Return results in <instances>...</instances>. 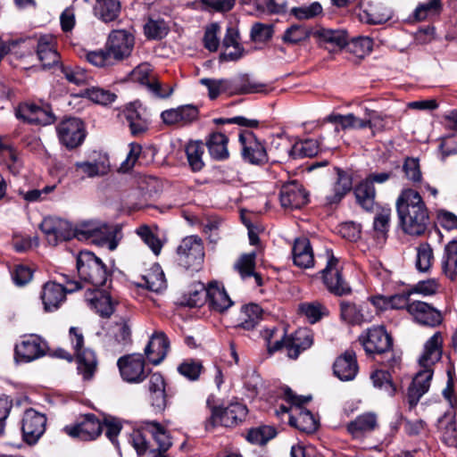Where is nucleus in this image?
Masks as SVG:
<instances>
[{
  "label": "nucleus",
  "instance_id": "nucleus-24",
  "mask_svg": "<svg viewBox=\"0 0 457 457\" xmlns=\"http://www.w3.org/2000/svg\"><path fill=\"white\" fill-rule=\"evenodd\" d=\"M170 349V341L162 331H155L145 347V355L154 365L160 364L166 357Z\"/></svg>",
  "mask_w": 457,
  "mask_h": 457
},
{
  "label": "nucleus",
  "instance_id": "nucleus-50",
  "mask_svg": "<svg viewBox=\"0 0 457 457\" xmlns=\"http://www.w3.org/2000/svg\"><path fill=\"white\" fill-rule=\"evenodd\" d=\"M256 253L254 252L242 254L235 262L234 268L239 273L240 277L245 279L252 277L255 268Z\"/></svg>",
  "mask_w": 457,
  "mask_h": 457
},
{
  "label": "nucleus",
  "instance_id": "nucleus-4",
  "mask_svg": "<svg viewBox=\"0 0 457 457\" xmlns=\"http://www.w3.org/2000/svg\"><path fill=\"white\" fill-rule=\"evenodd\" d=\"M77 270L80 278L95 287L104 285L108 278L104 263L89 251L79 252L77 257Z\"/></svg>",
  "mask_w": 457,
  "mask_h": 457
},
{
  "label": "nucleus",
  "instance_id": "nucleus-23",
  "mask_svg": "<svg viewBox=\"0 0 457 457\" xmlns=\"http://www.w3.org/2000/svg\"><path fill=\"white\" fill-rule=\"evenodd\" d=\"M279 200L285 209H298L307 203V194L302 185L294 180L282 186Z\"/></svg>",
  "mask_w": 457,
  "mask_h": 457
},
{
  "label": "nucleus",
  "instance_id": "nucleus-26",
  "mask_svg": "<svg viewBox=\"0 0 457 457\" xmlns=\"http://www.w3.org/2000/svg\"><path fill=\"white\" fill-rule=\"evenodd\" d=\"M37 54L45 68L59 63L60 55L56 50V38L49 34L41 36L37 41Z\"/></svg>",
  "mask_w": 457,
  "mask_h": 457
},
{
  "label": "nucleus",
  "instance_id": "nucleus-45",
  "mask_svg": "<svg viewBox=\"0 0 457 457\" xmlns=\"http://www.w3.org/2000/svg\"><path fill=\"white\" fill-rule=\"evenodd\" d=\"M145 425L157 443L158 451L166 452L172 445L167 430L156 421H145Z\"/></svg>",
  "mask_w": 457,
  "mask_h": 457
},
{
  "label": "nucleus",
  "instance_id": "nucleus-58",
  "mask_svg": "<svg viewBox=\"0 0 457 457\" xmlns=\"http://www.w3.org/2000/svg\"><path fill=\"white\" fill-rule=\"evenodd\" d=\"M145 34L148 38L161 39L168 34V26L162 20H149L145 27Z\"/></svg>",
  "mask_w": 457,
  "mask_h": 457
},
{
  "label": "nucleus",
  "instance_id": "nucleus-5",
  "mask_svg": "<svg viewBox=\"0 0 457 457\" xmlns=\"http://www.w3.org/2000/svg\"><path fill=\"white\" fill-rule=\"evenodd\" d=\"M283 395L287 403L295 405V413L289 414V424L305 433L314 432L318 428L317 420L310 411L302 407L311 400V396L295 395L289 387L283 389Z\"/></svg>",
  "mask_w": 457,
  "mask_h": 457
},
{
  "label": "nucleus",
  "instance_id": "nucleus-41",
  "mask_svg": "<svg viewBox=\"0 0 457 457\" xmlns=\"http://www.w3.org/2000/svg\"><path fill=\"white\" fill-rule=\"evenodd\" d=\"M365 115L362 119L364 129L370 128L373 136L388 129L389 118L386 115L369 109L365 110Z\"/></svg>",
  "mask_w": 457,
  "mask_h": 457
},
{
  "label": "nucleus",
  "instance_id": "nucleus-60",
  "mask_svg": "<svg viewBox=\"0 0 457 457\" xmlns=\"http://www.w3.org/2000/svg\"><path fill=\"white\" fill-rule=\"evenodd\" d=\"M137 232L155 255H158L161 253L162 244L147 226L140 227Z\"/></svg>",
  "mask_w": 457,
  "mask_h": 457
},
{
  "label": "nucleus",
  "instance_id": "nucleus-15",
  "mask_svg": "<svg viewBox=\"0 0 457 457\" xmlns=\"http://www.w3.org/2000/svg\"><path fill=\"white\" fill-rule=\"evenodd\" d=\"M117 365L121 378L129 383H140L147 376L145 360L140 353H133L119 358Z\"/></svg>",
  "mask_w": 457,
  "mask_h": 457
},
{
  "label": "nucleus",
  "instance_id": "nucleus-6",
  "mask_svg": "<svg viewBox=\"0 0 457 457\" xmlns=\"http://www.w3.org/2000/svg\"><path fill=\"white\" fill-rule=\"evenodd\" d=\"M177 255L180 266L192 271L199 270L204 260L203 240L198 236L186 237L177 248Z\"/></svg>",
  "mask_w": 457,
  "mask_h": 457
},
{
  "label": "nucleus",
  "instance_id": "nucleus-9",
  "mask_svg": "<svg viewBox=\"0 0 457 457\" xmlns=\"http://www.w3.org/2000/svg\"><path fill=\"white\" fill-rule=\"evenodd\" d=\"M328 259L326 267L321 270L323 283L327 289L335 295L342 296L352 292L350 286L341 274L339 261L332 253H328Z\"/></svg>",
  "mask_w": 457,
  "mask_h": 457
},
{
  "label": "nucleus",
  "instance_id": "nucleus-12",
  "mask_svg": "<svg viewBox=\"0 0 457 457\" xmlns=\"http://www.w3.org/2000/svg\"><path fill=\"white\" fill-rule=\"evenodd\" d=\"M103 426L94 414H85L76 423L63 428L64 432L73 438L83 441L96 439L102 432Z\"/></svg>",
  "mask_w": 457,
  "mask_h": 457
},
{
  "label": "nucleus",
  "instance_id": "nucleus-13",
  "mask_svg": "<svg viewBox=\"0 0 457 457\" xmlns=\"http://www.w3.org/2000/svg\"><path fill=\"white\" fill-rule=\"evenodd\" d=\"M359 341L368 354H381L392 347V338L383 327H373L359 337Z\"/></svg>",
  "mask_w": 457,
  "mask_h": 457
},
{
  "label": "nucleus",
  "instance_id": "nucleus-56",
  "mask_svg": "<svg viewBox=\"0 0 457 457\" xmlns=\"http://www.w3.org/2000/svg\"><path fill=\"white\" fill-rule=\"evenodd\" d=\"M202 370L201 361L193 359H187L178 366L179 373L192 381L198 379Z\"/></svg>",
  "mask_w": 457,
  "mask_h": 457
},
{
  "label": "nucleus",
  "instance_id": "nucleus-47",
  "mask_svg": "<svg viewBox=\"0 0 457 457\" xmlns=\"http://www.w3.org/2000/svg\"><path fill=\"white\" fill-rule=\"evenodd\" d=\"M143 280L141 285L153 292H160L166 287L164 274L158 267L148 271Z\"/></svg>",
  "mask_w": 457,
  "mask_h": 457
},
{
  "label": "nucleus",
  "instance_id": "nucleus-63",
  "mask_svg": "<svg viewBox=\"0 0 457 457\" xmlns=\"http://www.w3.org/2000/svg\"><path fill=\"white\" fill-rule=\"evenodd\" d=\"M309 37L308 30L299 25H293L288 28L283 36V40L285 43L288 44H298Z\"/></svg>",
  "mask_w": 457,
  "mask_h": 457
},
{
  "label": "nucleus",
  "instance_id": "nucleus-18",
  "mask_svg": "<svg viewBox=\"0 0 457 457\" xmlns=\"http://www.w3.org/2000/svg\"><path fill=\"white\" fill-rule=\"evenodd\" d=\"M15 115L29 124L46 126L54 122L55 116L49 106H38L34 104H20L15 110Z\"/></svg>",
  "mask_w": 457,
  "mask_h": 457
},
{
  "label": "nucleus",
  "instance_id": "nucleus-20",
  "mask_svg": "<svg viewBox=\"0 0 457 457\" xmlns=\"http://www.w3.org/2000/svg\"><path fill=\"white\" fill-rule=\"evenodd\" d=\"M46 352V343L37 336H29L15 345V359L29 362L44 356Z\"/></svg>",
  "mask_w": 457,
  "mask_h": 457
},
{
  "label": "nucleus",
  "instance_id": "nucleus-35",
  "mask_svg": "<svg viewBox=\"0 0 457 457\" xmlns=\"http://www.w3.org/2000/svg\"><path fill=\"white\" fill-rule=\"evenodd\" d=\"M77 355L78 370L84 379H90L97 367V360L94 351L84 348L75 353Z\"/></svg>",
  "mask_w": 457,
  "mask_h": 457
},
{
  "label": "nucleus",
  "instance_id": "nucleus-38",
  "mask_svg": "<svg viewBox=\"0 0 457 457\" xmlns=\"http://www.w3.org/2000/svg\"><path fill=\"white\" fill-rule=\"evenodd\" d=\"M358 204L366 211H370L375 204L376 191L374 185L366 179L361 181L354 189Z\"/></svg>",
  "mask_w": 457,
  "mask_h": 457
},
{
  "label": "nucleus",
  "instance_id": "nucleus-3",
  "mask_svg": "<svg viewBox=\"0 0 457 457\" xmlns=\"http://www.w3.org/2000/svg\"><path fill=\"white\" fill-rule=\"evenodd\" d=\"M204 302L212 311L218 312L227 311L233 304L224 287L219 286L217 282H211L206 287L203 283H199L198 288L190 293V306H201Z\"/></svg>",
  "mask_w": 457,
  "mask_h": 457
},
{
  "label": "nucleus",
  "instance_id": "nucleus-44",
  "mask_svg": "<svg viewBox=\"0 0 457 457\" xmlns=\"http://www.w3.org/2000/svg\"><path fill=\"white\" fill-rule=\"evenodd\" d=\"M262 310L258 304L251 303L242 308L240 314L241 327L253 329L262 320Z\"/></svg>",
  "mask_w": 457,
  "mask_h": 457
},
{
  "label": "nucleus",
  "instance_id": "nucleus-51",
  "mask_svg": "<svg viewBox=\"0 0 457 457\" xmlns=\"http://www.w3.org/2000/svg\"><path fill=\"white\" fill-rule=\"evenodd\" d=\"M315 34L320 42L323 44H331L340 47L346 44V37L342 30L320 29Z\"/></svg>",
  "mask_w": 457,
  "mask_h": 457
},
{
  "label": "nucleus",
  "instance_id": "nucleus-22",
  "mask_svg": "<svg viewBox=\"0 0 457 457\" xmlns=\"http://www.w3.org/2000/svg\"><path fill=\"white\" fill-rule=\"evenodd\" d=\"M340 317L350 325H361L370 322L373 319V313L368 304L357 305L354 303L342 301L340 303Z\"/></svg>",
  "mask_w": 457,
  "mask_h": 457
},
{
  "label": "nucleus",
  "instance_id": "nucleus-34",
  "mask_svg": "<svg viewBox=\"0 0 457 457\" xmlns=\"http://www.w3.org/2000/svg\"><path fill=\"white\" fill-rule=\"evenodd\" d=\"M377 427V417L374 413L368 412L359 415L351 421L347 429L353 437H361L364 434L373 431Z\"/></svg>",
  "mask_w": 457,
  "mask_h": 457
},
{
  "label": "nucleus",
  "instance_id": "nucleus-11",
  "mask_svg": "<svg viewBox=\"0 0 457 457\" xmlns=\"http://www.w3.org/2000/svg\"><path fill=\"white\" fill-rule=\"evenodd\" d=\"M79 288L78 282H72L70 287H64L54 281H48L42 287L40 298L46 312H54L59 309L65 301L66 294L72 293Z\"/></svg>",
  "mask_w": 457,
  "mask_h": 457
},
{
  "label": "nucleus",
  "instance_id": "nucleus-53",
  "mask_svg": "<svg viewBox=\"0 0 457 457\" xmlns=\"http://www.w3.org/2000/svg\"><path fill=\"white\" fill-rule=\"evenodd\" d=\"M276 429L271 426H262L251 429L247 434V440L256 445H265L269 440L275 437Z\"/></svg>",
  "mask_w": 457,
  "mask_h": 457
},
{
  "label": "nucleus",
  "instance_id": "nucleus-27",
  "mask_svg": "<svg viewBox=\"0 0 457 457\" xmlns=\"http://www.w3.org/2000/svg\"><path fill=\"white\" fill-rule=\"evenodd\" d=\"M313 344V336L306 328L296 330L290 337H286L284 346L291 359H296L299 354L310 348Z\"/></svg>",
  "mask_w": 457,
  "mask_h": 457
},
{
  "label": "nucleus",
  "instance_id": "nucleus-52",
  "mask_svg": "<svg viewBox=\"0 0 457 457\" xmlns=\"http://www.w3.org/2000/svg\"><path fill=\"white\" fill-rule=\"evenodd\" d=\"M62 73L69 82L77 86L87 83L91 78L89 73L79 66H62Z\"/></svg>",
  "mask_w": 457,
  "mask_h": 457
},
{
  "label": "nucleus",
  "instance_id": "nucleus-25",
  "mask_svg": "<svg viewBox=\"0 0 457 457\" xmlns=\"http://www.w3.org/2000/svg\"><path fill=\"white\" fill-rule=\"evenodd\" d=\"M242 144V155L244 159L252 164H263L268 162V156L264 145L255 139L253 134L240 135Z\"/></svg>",
  "mask_w": 457,
  "mask_h": 457
},
{
  "label": "nucleus",
  "instance_id": "nucleus-49",
  "mask_svg": "<svg viewBox=\"0 0 457 457\" xmlns=\"http://www.w3.org/2000/svg\"><path fill=\"white\" fill-rule=\"evenodd\" d=\"M434 262V253L431 245L422 243L417 247L416 268L421 271H428Z\"/></svg>",
  "mask_w": 457,
  "mask_h": 457
},
{
  "label": "nucleus",
  "instance_id": "nucleus-19",
  "mask_svg": "<svg viewBox=\"0 0 457 457\" xmlns=\"http://www.w3.org/2000/svg\"><path fill=\"white\" fill-rule=\"evenodd\" d=\"M123 112L132 135L137 136L148 129L151 123V115L139 101L127 104Z\"/></svg>",
  "mask_w": 457,
  "mask_h": 457
},
{
  "label": "nucleus",
  "instance_id": "nucleus-57",
  "mask_svg": "<svg viewBox=\"0 0 457 457\" xmlns=\"http://www.w3.org/2000/svg\"><path fill=\"white\" fill-rule=\"evenodd\" d=\"M85 95L92 102L103 105L112 104L117 97V96L110 90L100 87L87 88L85 92Z\"/></svg>",
  "mask_w": 457,
  "mask_h": 457
},
{
  "label": "nucleus",
  "instance_id": "nucleus-17",
  "mask_svg": "<svg viewBox=\"0 0 457 457\" xmlns=\"http://www.w3.org/2000/svg\"><path fill=\"white\" fill-rule=\"evenodd\" d=\"M134 46V37L126 30H113L106 43V49L116 63L128 57Z\"/></svg>",
  "mask_w": 457,
  "mask_h": 457
},
{
  "label": "nucleus",
  "instance_id": "nucleus-59",
  "mask_svg": "<svg viewBox=\"0 0 457 457\" xmlns=\"http://www.w3.org/2000/svg\"><path fill=\"white\" fill-rule=\"evenodd\" d=\"M85 57L88 62L96 67L110 66L115 63L106 48L86 52Z\"/></svg>",
  "mask_w": 457,
  "mask_h": 457
},
{
  "label": "nucleus",
  "instance_id": "nucleus-1",
  "mask_svg": "<svg viewBox=\"0 0 457 457\" xmlns=\"http://www.w3.org/2000/svg\"><path fill=\"white\" fill-rule=\"evenodd\" d=\"M442 353L443 336L441 332H436L424 344L423 352L418 361L420 370L408 388L407 399L410 408L416 406L420 397L428 391L434 366L442 358Z\"/></svg>",
  "mask_w": 457,
  "mask_h": 457
},
{
  "label": "nucleus",
  "instance_id": "nucleus-54",
  "mask_svg": "<svg viewBox=\"0 0 457 457\" xmlns=\"http://www.w3.org/2000/svg\"><path fill=\"white\" fill-rule=\"evenodd\" d=\"M299 311L312 322L315 323L328 314V310L319 302L303 303L299 305Z\"/></svg>",
  "mask_w": 457,
  "mask_h": 457
},
{
  "label": "nucleus",
  "instance_id": "nucleus-40",
  "mask_svg": "<svg viewBox=\"0 0 457 457\" xmlns=\"http://www.w3.org/2000/svg\"><path fill=\"white\" fill-rule=\"evenodd\" d=\"M262 337L266 342L268 351L273 353L284 346L286 328L283 326L265 328L262 331Z\"/></svg>",
  "mask_w": 457,
  "mask_h": 457
},
{
  "label": "nucleus",
  "instance_id": "nucleus-33",
  "mask_svg": "<svg viewBox=\"0 0 457 457\" xmlns=\"http://www.w3.org/2000/svg\"><path fill=\"white\" fill-rule=\"evenodd\" d=\"M228 138L220 132L212 133L206 140V146L212 159L223 161L228 158Z\"/></svg>",
  "mask_w": 457,
  "mask_h": 457
},
{
  "label": "nucleus",
  "instance_id": "nucleus-46",
  "mask_svg": "<svg viewBox=\"0 0 457 457\" xmlns=\"http://www.w3.org/2000/svg\"><path fill=\"white\" fill-rule=\"evenodd\" d=\"M112 335L119 346H124L131 343V328L129 320L121 318L112 328Z\"/></svg>",
  "mask_w": 457,
  "mask_h": 457
},
{
  "label": "nucleus",
  "instance_id": "nucleus-43",
  "mask_svg": "<svg viewBox=\"0 0 457 457\" xmlns=\"http://www.w3.org/2000/svg\"><path fill=\"white\" fill-rule=\"evenodd\" d=\"M120 4L119 0H96V14L104 21H112L119 14Z\"/></svg>",
  "mask_w": 457,
  "mask_h": 457
},
{
  "label": "nucleus",
  "instance_id": "nucleus-29",
  "mask_svg": "<svg viewBox=\"0 0 457 457\" xmlns=\"http://www.w3.org/2000/svg\"><path fill=\"white\" fill-rule=\"evenodd\" d=\"M293 261L295 265L302 269H309L314 265V255L310 240L306 237H299L295 240L293 250Z\"/></svg>",
  "mask_w": 457,
  "mask_h": 457
},
{
  "label": "nucleus",
  "instance_id": "nucleus-14",
  "mask_svg": "<svg viewBox=\"0 0 457 457\" xmlns=\"http://www.w3.org/2000/svg\"><path fill=\"white\" fill-rule=\"evenodd\" d=\"M46 418L44 414L28 409L21 420V432L23 440L29 445H35L46 430Z\"/></svg>",
  "mask_w": 457,
  "mask_h": 457
},
{
  "label": "nucleus",
  "instance_id": "nucleus-28",
  "mask_svg": "<svg viewBox=\"0 0 457 457\" xmlns=\"http://www.w3.org/2000/svg\"><path fill=\"white\" fill-rule=\"evenodd\" d=\"M334 373L342 381H349L355 378L358 372V365L355 353L346 351L337 358L334 362Z\"/></svg>",
  "mask_w": 457,
  "mask_h": 457
},
{
  "label": "nucleus",
  "instance_id": "nucleus-7",
  "mask_svg": "<svg viewBox=\"0 0 457 457\" xmlns=\"http://www.w3.org/2000/svg\"><path fill=\"white\" fill-rule=\"evenodd\" d=\"M132 82L145 87L154 96L165 98L172 94L173 89L169 86H162L157 79L150 64L144 62L137 65L129 75Z\"/></svg>",
  "mask_w": 457,
  "mask_h": 457
},
{
  "label": "nucleus",
  "instance_id": "nucleus-32",
  "mask_svg": "<svg viewBox=\"0 0 457 457\" xmlns=\"http://www.w3.org/2000/svg\"><path fill=\"white\" fill-rule=\"evenodd\" d=\"M224 51L221 56L226 61H235L242 57L243 48L239 43V34L234 28H228L222 41Z\"/></svg>",
  "mask_w": 457,
  "mask_h": 457
},
{
  "label": "nucleus",
  "instance_id": "nucleus-31",
  "mask_svg": "<svg viewBox=\"0 0 457 457\" xmlns=\"http://www.w3.org/2000/svg\"><path fill=\"white\" fill-rule=\"evenodd\" d=\"M353 182L351 176L341 170H337V179L332 185L330 193L327 194L326 201L328 204H338L345 195L352 189Z\"/></svg>",
  "mask_w": 457,
  "mask_h": 457
},
{
  "label": "nucleus",
  "instance_id": "nucleus-62",
  "mask_svg": "<svg viewBox=\"0 0 457 457\" xmlns=\"http://www.w3.org/2000/svg\"><path fill=\"white\" fill-rule=\"evenodd\" d=\"M200 83L205 86L212 99L216 98L221 92L229 89V82L227 79H201Z\"/></svg>",
  "mask_w": 457,
  "mask_h": 457
},
{
  "label": "nucleus",
  "instance_id": "nucleus-37",
  "mask_svg": "<svg viewBox=\"0 0 457 457\" xmlns=\"http://www.w3.org/2000/svg\"><path fill=\"white\" fill-rule=\"evenodd\" d=\"M320 144L318 140L308 138L298 141L287 150L288 155L293 159L313 157L319 153Z\"/></svg>",
  "mask_w": 457,
  "mask_h": 457
},
{
  "label": "nucleus",
  "instance_id": "nucleus-8",
  "mask_svg": "<svg viewBox=\"0 0 457 457\" xmlns=\"http://www.w3.org/2000/svg\"><path fill=\"white\" fill-rule=\"evenodd\" d=\"M247 408L240 403H232L228 406L215 407L212 411V415L207 421L206 428H214L220 425L226 428H232L242 422L247 415Z\"/></svg>",
  "mask_w": 457,
  "mask_h": 457
},
{
  "label": "nucleus",
  "instance_id": "nucleus-10",
  "mask_svg": "<svg viewBox=\"0 0 457 457\" xmlns=\"http://www.w3.org/2000/svg\"><path fill=\"white\" fill-rule=\"evenodd\" d=\"M46 239L51 245L73 238L72 225L66 220L58 217H46L39 225Z\"/></svg>",
  "mask_w": 457,
  "mask_h": 457
},
{
  "label": "nucleus",
  "instance_id": "nucleus-42",
  "mask_svg": "<svg viewBox=\"0 0 457 457\" xmlns=\"http://www.w3.org/2000/svg\"><path fill=\"white\" fill-rule=\"evenodd\" d=\"M204 145L202 141H190L186 145V154L189 166L194 171H199L204 166L203 155Z\"/></svg>",
  "mask_w": 457,
  "mask_h": 457
},
{
  "label": "nucleus",
  "instance_id": "nucleus-48",
  "mask_svg": "<svg viewBox=\"0 0 457 457\" xmlns=\"http://www.w3.org/2000/svg\"><path fill=\"white\" fill-rule=\"evenodd\" d=\"M327 120L331 123L340 126L342 129H364V123L362 122V119L356 117L353 113H348L346 115L330 114L327 118Z\"/></svg>",
  "mask_w": 457,
  "mask_h": 457
},
{
  "label": "nucleus",
  "instance_id": "nucleus-36",
  "mask_svg": "<svg viewBox=\"0 0 457 457\" xmlns=\"http://www.w3.org/2000/svg\"><path fill=\"white\" fill-rule=\"evenodd\" d=\"M391 18V12L380 4H369L360 12L361 21L370 24H381Z\"/></svg>",
  "mask_w": 457,
  "mask_h": 457
},
{
  "label": "nucleus",
  "instance_id": "nucleus-55",
  "mask_svg": "<svg viewBox=\"0 0 457 457\" xmlns=\"http://www.w3.org/2000/svg\"><path fill=\"white\" fill-rule=\"evenodd\" d=\"M391 219V209L388 207H382L376 213L373 221V228L376 233L378 236H381L383 238L386 237V235L389 228Z\"/></svg>",
  "mask_w": 457,
  "mask_h": 457
},
{
  "label": "nucleus",
  "instance_id": "nucleus-61",
  "mask_svg": "<svg viewBox=\"0 0 457 457\" xmlns=\"http://www.w3.org/2000/svg\"><path fill=\"white\" fill-rule=\"evenodd\" d=\"M96 226H97V220H86L79 222L73 228V237H76L79 240H92L96 229Z\"/></svg>",
  "mask_w": 457,
  "mask_h": 457
},
{
  "label": "nucleus",
  "instance_id": "nucleus-16",
  "mask_svg": "<svg viewBox=\"0 0 457 457\" xmlns=\"http://www.w3.org/2000/svg\"><path fill=\"white\" fill-rule=\"evenodd\" d=\"M60 142L67 148L72 149L83 142L85 130L83 122L78 118H68L57 126Z\"/></svg>",
  "mask_w": 457,
  "mask_h": 457
},
{
  "label": "nucleus",
  "instance_id": "nucleus-39",
  "mask_svg": "<svg viewBox=\"0 0 457 457\" xmlns=\"http://www.w3.org/2000/svg\"><path fill=\"white\" fill-rule=\"evenodd\" d=\"M442 269L445 275L451 280L457 276V241H451L445 245Z\"/></svg>",
  "mask_w": 457,
  "mask_h": 457
},
{
  "label": "nucleus",
  "instance_id": "nucleus-21",
  "mask_svg": "<svg viewBox=\"0 0 457 457\" xmlns=\"http://www.w3.org/2000/svg\"><path fill=\"white\" fill-rule=\"evenodd\" d=\"M408 312L417 323L423 326L434 328L443 321L442 313L425 302L412 301L408 305Z\"/></svg>",
  "mask_w": 457,
  "mask_h": 457
},
{
  "label": "nucleus",
  "instance_id": "nucleus-30",
  "mask_svg": "<svg viewBox=\"0 0 457 457\" xmlns=\"http://www.w3.org/2000/svg\"><path fill=\"white\" fill-rule=\"evenodd\" d=\"M85 300L103 317H109L113 312V303L105 292L89 288L85 293Z\"/></svg>",
  "mask_w": 457,
  "mask_h": 457
},
{
  "label": "nucleus",
  "instance_id": "nucleus-64",
  "mask_svg": "<svg viewBox=\"0 0 457 457\" xmlns=\"http://www.w3.org/2000/svg\"><path fill=\"white\" fill-rule=\"evenodd\" d=\"M171 396L170 389H160L158 391L149 393V402L155 411H162L166 408L169 397Z\"/></svg>",
  "mask_w": 457,
  "mask_h": 457
},
{
  "label": "nucleus",
  "instance_id": "nucleus-2",
  "mask_svg": "<svg viewBox=\"0 0 457 457\" xmlns=\"http://www.w3.org/2000/svg\"><path fill=\"white\" fill-rule=\"evenodd\" d=\"M396 210L403 230L411 236L425 233L429 213L421 195L412 188H405L396 200Z\"/></svg>",
  "mask_w": 457,
  "mask_h": 457
}]
</instances>
